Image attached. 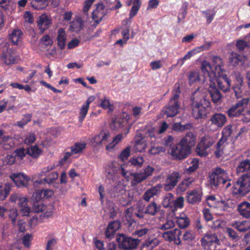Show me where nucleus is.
Wrapping results in <instances>:
<instances>
[{
	"label": "nucleus",
	"mask_w": 250,
	"mask_h": 250,
	"mask_svg": "<svg viewBox=\"0 0 250 250\" xmlns=\"http://www.w3.org/2000/svg\"><path fill=\"white\" fill-rule=\"evenodd\" d=\"M248 98H243L234 104L231 105L227 111L228 116L229 118L239 117L241 115L245 117L244 122L250 121V112L246 109L249 103Z\"/></svg>",
	"instance_id": "nucleus-1"
},
{
	"label": "nucleus",
	"mask_w": 250,
	"mask_h": 250,
	"mask_svg": "<svg viewBox=\"0 0 250 250\" xmlns=\"http://www.w3.org/2000/svg\"><path fill=\"white\" fill-rule=\"evenodd\" d=\"M250 192V172L243 174L234 184L232 193L233 195L244 196Z\"/></svg>",
	"instance_id": "nucleus-2"
},
{
	"label": "nucleus",
	"mask_w": 250,
	"mask_h": 250,
	"mask_svg": "<svg viewBox=\"0 0 250 250\" xmlns=\"http://www.w3.org/2000/svg\"><path fill=\"white\" fill-rule=\"evenodd\" d=\"M119 248L124 250H132L137 248L140 241L124 234H118L116 237Z\"/></svg>",
	"instance_id": "nucleus-3"
},
{
	"label": "nucleus",
	"mask_w": 250,
	"mask_h": 250,
	"mask_svg": "<svg viewBox=\"0 0 250 250\" xmlns=\"http://www.w3.org/2000/svg\"><path fill=\"white\" fill-rule=\"evenodd\" d=\"M129 116L127 114L117 117L112 119L110 127L112 130H118L123 129L125 130V135L128 133L130 125L128 124Z\"/></svg>",
	"instance_id": "nucleus-4"
},
{
	"label": "nucleus",
	"mask_w": 250,
	"mask_h": 250,
	"mask_svg": "<svg viewBox=\"0 0 250 250\" xmlns=\"http://www.w3.org/2000/svg\"><path fill=\"white\" fill-rule=\"evenodd\" d=\"M169 152L175 159L182 160L188 157L190 153V148L180 142L178 144L170 147Z\"/></svg>",
	"instance_id": "nucleus-5"
},
{
	"label": "nucleus",
	"mask_w": 250,
	"mask_h": 250,
	"mask_svg": "<svg viewBox=\"0 0 250 250\" xmlns=\"http://www.w3.org/2000/svg\"><path fill=\"white\" fill-rule=\"evenodd\" d=\"M228 173L223 169L217 167L209 175V183L212 187H217L219 185L224 183L227 180Z\"/></svg>",
	"instance_id": "nucleus-6"
},
{
	"label": "nucleus",
	"mask_w": 250,
	"mask_h": 250,
	"mask_svg": "<svg viewBox=\"0 0 250 250\" xmlns=\"http://www.w3.org/2000/svg\"><path fill=\"white\" fill-rule=\"evenodd\" d=\"M215 140L212 137L207 135L203 137L199 143L196 152L200 156H205L208 154V149L215 143Z\"/></svg>",
	"instance_id": "nucleus-7"
},
{
	"label": "nucleus",
	"mask_w": 250,
	"mask_h": 250,
	"mask_svg": "<svg viewBox=\"0 0 250 250\" xmlns=\"http://www.w3.org/2000/svg\"><path fill=\"white\" fill-rule=\"evenodd\" d=\"M202 246L205 250H215L217 246L220 245V241L216 234H208L201 240Z\"/></svg>",
	"instance_id": "nucleus-8"
},
{
	"label": "nucleus",
	"mask_w": 250,
	"mask_h": 250,
	"mask_svg": "<svg viewBox=\"0 0 250 250\" xmlns=\"http://www.w3.org/2000/svg\"><path fill=\"white\" fill-rule=\"evenodd\" d=\"M181 178V175L179 172L174 171L167 176L166 182L163 185H157V188H163L165 191L170 190L176 186Z\"/></svg>",
	"instance_id": "nucleus-9"
},
{
	"label": "nucleus",
	"mask_w": 250,
	"mask_h": 250,
	"mask_svg": "<svg viewBox=\"0 0 250 250\" xmlns=\"http://www.w3.org/2000/svg\"><path fill=\"white\" fill-rule=\"evenodd\" d=\"M156 125L150 124L147 125L146 128L145 136L146 137H149L150 139V142L151 146V148L148 151L150 154L155 155L156 154V147L155 146V142L156 140Z\"/></svg>",
	"instance_id": "nucleus-10"
},
{
	"label": "nucleus",
	"mask_w": 250,
	"mask_h": 250,
	"mask_svg": "<svg viewBox=\"0 0 250 250\" xmlns=\"http://www.w3.org/2000/svg\"><path fill=\"white\" fill-rule=\"evenodd\" d=\"M191 105L203 104L206 106H210L209 101L206 99V94L205 92L199 89L195 90L191 97Z\"/></svg>",
	"instance_id": "nucleus-11"
},
{
	"label": "nucleus",
	"mask_w": 250,
	"mask_h": 250,
	"mask_svg": "<svg viewBox=\"0 0 250 250\" xmlns=\"http://www.w3.org/2000/svg\"><path fill=\"white\" fill-rule=\"evenodd\" d=\"M15 50L9 47V45L5 44L2 47L1 59L4 62L10 65L15 63Z\"/></svg>",
	"instance_id": "nucleus-12"
},
{
	"label": "nucleus",
	"mask_w": 250,
	"mask_h": 250,
	"mask_svg": "<svg viewBox=\"0 0 250 250\" xmlns=\"http://www.w3.org/2000/svg\"><path fill=\"white\" fill-rule=\"evenodd\" d=\"M9 178L18 188L28 187L30 180L28 176L21 173H12L9 175Z\"/></svg>",
	"instance_id": "nucleus-13"
},
{
	"label": "nucleus",
	"mask_w": 250,
	"mask_h": 250,
	"mask_svg": "<svg viewBox=\"0 0 250 250\" xmlns=\"http://www.w3.org/2000/svg\"><path fill=\"white\" fill-rule=\"evenodd\" d=\"M192 115L197 120L205 119L209 114L208 108L210 106H206L203 104H197L191 105Z\"/></svg>",
	"instance_id": "nucleus-14"
},
{
	"label": "nucleus",
	"mask_w": 250,
	"mask_h": 250,
	"mask_svg": "<svg viewBox=\"0 0 250 250\" xmlns=\"http://www.w3.org/2000/svg\"><path fill=\"white\" fill-rule=\"evenodd\" d=\"M180 104H176L175 102H169L167 105L163 107L162 114L167 117H173L179 113Z\"/></svg>",
	"instance_id": "nucleus-15"
},
{
	"label": "nucleus",
	"mask_w": 250,
	"mask_h": 250,
	"mask_svg": "<svg viewBox=\"0 0 250 250\" xmlns=\"http://www.w3.org/2000/svg\"><path fill=\"white\" fill-rule=\"evenodd\" d=\"M40 34H43L52 24V19L46 14H42L39 17L37 22Z\"/></svg>",
	"instance_id": "nucleus-16"
},
{
	"label": "nucleus",
	"mask_w": 250,
	"mask_h": 250,
	"mask_svg": "<svg viewBox=\"0 0 250 250\" xmlns=\"http://www.w3.org/2000/svg\"><path fill=\"white\" fill-rule=\"evenodd\" d=\"M200 69L204 75L209 78V82L214 81V78L216 79L217 77L216 74L214 72L213 67L207 61H203L201 62Z\"/></svg>",
	"instance_id": "nucleus-17"
},
{
	"label": "nucleus",
	"mask_w": 250,
	"mask_h": 250,
	"mask_svg": "<svg viewBox=\"0 0 250 250\" xmlns=\"http://www.w3.org/2000/svg\"><path fill=\"white\" fill-rule=\"evenodd\" d=\"M209 121L211 122V125L217 128H220L226 124L227 118L225 114L216 113L211 115Z\"/></svg>",
	"instance_id": "nucleus-18"
},
{
	"label": "nucleus",
	"mask_w": 250,
	"mask_h": 250,
	"mask_svg": "<svg viewBox=\"0 0 250 250\" xmlns=\"http://www.w3.org/2000/svg\"><path fill=\"white\" fill-rule=\"evenodd\" d=\"M92 15L94 22L97 25L106 15V10L104 4L102 3H98L96 5V9L93 11Z\"/></svg>",
	"instance_id": "nucleus-19"
},
{
	"label": "nucleus",
	"mask_w": 250,
	"mask_h": 250,
	"mask_svg": "<svg viewBox=\"0 0 250 250\" xmlns=\"http://www.w3.org/2000/svg\"><path fill=\"white\" fill-rule=\"evenodd\" d=\"M217 82L219 88L224 92H227L229 89L231 85L230 81L228 78L226 74H221L217 76L216 79L214 78V82Z\"/></svg>",
	"instance_id": "nucleus-20"
},
{
	"label": "nucleus",
	"mask_w": 250,
	"mask_h": 250,
	"mask_svg": "<svg viewBox=\"0 0 250 250\" xmlns=\"http://www.w3.org/2000/svg\"><path fill=\"white\" fill-rule=\"evenodd\" d=\"M180 235L181 231L179 229H175L173 230H169L164 232L162 233V236L165 240L169 242L173 241L176 245H180L181 241L179 236Z\"/></svg>",
	"instance_id": "nucleus-21"
},
{
	"label": "nucleus",
	"mask_w": 250,
	"mask_h": 250,
	"mask_svg": "<svg viewBox=\"0 0 250 250\" xmlns=\"http://www.w3.org/2000/svg\"><path fill=\"white\" fill-rule=\"evenodd\" d=\"M208 91L211 97L212 102L214 104H219L221 103L222 95L219 90L216 88L214 81L210 82Z\"/></svg>",
	"instance_id": "nucleus-22"
},
{
	"label": "nucleus",
	"mask_w": 250,
	"mask_h": 250,
	"mask_svg": "<svg viewBox=\"0 0 250 250\" xmlns=\"http://www.w3.org/2000/svg\"><path fill=\"white\" fill-rule=\"evenodd\" d=\"M202 197V192L199 189H193L187 192L186 200L188 203L196 204L199 203Z\"/></svg>",
	"instance_id": "nucleus-23"
},
{
	"label": "nucleus",
	"mask_w": 250,
	"mask_h": 250,
	"mask_svg": "<svg viewBox=\"0 0 250 250\" xmlns=\"http://www.w3.org/2000/svg\"><path fill=\"white\" fill-rule=\"evenodd\" d=\"M234 76L236 84L233 87V88L236 97L238 99L242 96L243 91L242 87L244 86V83L243 78L239 73H235Z\"/></svg>",
	"instance_id": "nucleus-24"
},
{
	"label": "nucleus",
	"mask_w": 250,
	"mask_h": 250,
	"mask_svg": "<svg viewBox=\"0 0 250 250\" xmlns=\"http://www.w3.org/2000/svg\"><path fill=\"white\" fill-rule=\"evenodd\" d=\"M121 223L119 220L110 222L106 229L105 235L106 238L111 239L114 236L115 232L120 228Z\"/></svg>",
	"instance_id": "nucleus-25"
},
{
	"label": "nucleus",
	"mask_w": 250,
	"mask_h": 250,
	"mask_svg": "<svg viewBox=\"0 0 250 250\" xmlns=\"http://www.w3.org/2000/svg\"><path fill=\"white\" fill-rule=\"evenodd\" d=\"M237 210L239 214L245 218H250V203L244 201L238 205Z\"/></svg>",
	"instance_id": "nucleus-26"
},
{
	"label": "nucleus",
	"mask_w": 250,
	"mask_h": 250,
	"mask_svg": "<svg viewBox=\"0 0 250 250\" xmlns=\"http://www.w3.org/2000/svg\"><path fill=\"white\" fill-rule=\"evenodd\" d=\"M210 46V44L209 43H206L195 49L188 51V53L186 55H185V56L183 58L179 60V61L181 62V65H183L184 64V62L186 60L189 59L193 55L195 54L196 52H199L201 51L207 50L209 48Z\"/></svg>",
	"instance_id": "nucleus-27"
},
{
	"label": "nucleus",
	"mask_w": 250,
	"mask_h": 250,
	"mask_svg": "<svg viewBox=\"0 0 250 250\" xmlns=\"http://www.w3.org/2000/svg\"><path fill=\"white\" fill-rule=\"evenodd\" d=\"M196 140V136L193 133L188 132L180 142L184 145L187 146L189 147V148L191 149V147L195 145Z\"/></svg>",
	"instance_id": "nucleus-28"
},
{
	"label": "nucleus",
	"mask_w": 250,
	"mask_h": 250,
	"mask_svg": "<svg viewBox=\"0 0 250 250\" xmlns=\"http://www.w3.org/2000/svg\"><path fill=\"white\" fill-rule=\"evenodd\" d=\"M212 65L213 67L214 72L216 74L217 76H220V75L223 74V71L224 70L223 63L222 59L217 56L214 57L212 59Z\"/></svg>",
	"instance_id": "nucleus-29"
},
{
	"label": "nucleus",
	"mask_w": 250,
	"mask_h": 250,
	"mask_svg": "<svg viewBox=\"0 0 250 250\" xmlns=\"http://www.w3.org/2000/svg\"><path fill=\"white\" fill-rule=\"evenodd\" d=\"M92 101V100L90 98H88L81 107L79 116V121L80 122L82 123L84 120L88 111L89 104Z\"/></svg>",
	"instance_id": "nucleus-30"
},
{
	"label": "nucleus",
	"mask_w": 250,
	"mask_h": 250,
	"mask_svg": "<svg viewBox=\"0 0 250 250\" xmlns=\"http://www.w3.org/2000/svg\"><path fill=\"white\" fill-rule=\"evenodd\" d=\"M250 171V159H245L240 162L236 167L237 173Z\"/></svg>",
	"instance_id": "nucleus-31"
},
{
	"label": "nucleus",
	"mask_w": 250,
	"mask_h": 250,
	"mask_svg": "<svg viewBox=\"0 0 250 250\" xmlns=\"http://www.w3.org/2000/svg\"><path fill=\"white\" fill-rule=\"evenodd\" d=\"M30 4L35 10H43L48 6L49 0H32Z\"/></svg>",
	"instance_id": "nucleus-32"
},
{
	"label": "nucleus",
	"mask_w": 250,
	"mask_h": 250,
	"mask_svg": "<svg viewBox=\"0 0 250 250\" xmlns=\"http://www.w3.org/2000/svg\"><path fill=\"white\" fill-rule=\"evenodd\" d=\"M66 39V34L64 29L62 28H60L58 31L57 40L58 46L62 50L64 48Z\"/></svg>",
	"instance_id": "nucleus-33"
},
{
	"label": "nucleus",
	"mask_w": 250,
	"mask_h": 250,
	"mask_svg": "<svg viewBox=\"0 0 250 250\" xmlns=\"http://www.w3.org/2000/svg\"><path fill=\"white\" fill-rule=\"evenodd\" d=\"M22 31L20 29H14L9 34V39L14 45H17L21 42Z\"/></svg>",
	"instance_id": "nucleus-34"
},
{
	"label": "nucleus",
	"mask_w": 250,
	"mask_h": 250,
	"mask_svg": "<svg viewBox=\"0 0 250 250\" xmlns=\"http://www.w3.org/2000/svg\"><path fill=\"white\" fill-rule=\"evenodd\" d=\"M12 184L9 183H5L4 187L2 183H0V200H5L9 194L11 190Z\"/></svg>",
	"instance_id": "nucleus-35"
},
{
	"label": "nucleus",
	"mask_w": 250,
	"mask_h": 250,
	"mask_svg": "<svg viewBox=\"0 0 250 250\" xmlns=\"http://www.w3.org/2000/svg\"><path fill=\"white\" fill-rule=\"evenodd\" d=\"M233 227L239 231L244 232L250 230V222L247 221L236 222Z\"/></svg>",
	"instance_id": "nucleus-36"
},
{
	"label": "nucleus",
	"mask_w": 250,
	"mask_h": 250,
	"mask_svg": "<svg viewBox=\"0 0 250 250\" xmlns=\"http://www.w3.org/2000/svg\"><path fill=\"white\" fill-rule=\"evenodd\" d=\"M236 126L234 125H228L222 131V137L227 141L236 131Z\"/></svg>",
	"instance_id": "nucleus-37"
},
{
	"label": "nucleus",
	"mask_w": 250,
	"mask_h": 250,
	"mask_svg": "<svg viewBox=\"0 0 250 250\" xmlns=\"http://www.w3.org/2000/svg\"><path fill=\"white\" fill-rule=\"evenodd\" d=\"M194 182V179L191 178H188L183 180L177 187V192H184Z\"/></svg>",
	"instance_id": "nucleus-38"
},
{
	"label": "nucleus",
	"mask_w": 250,
	"mask_h": 250,
	"mask_svg": "<svg viewBox=\"0 0 250 250\" xmlns=\"http://www.w3.org/2000/svg\"><path fill=\"white\" fill-rule=\"evenodd\" d=\"M188 79L189 83L192 84L201 81L200 77V72L199 70L196 69L190 71L188 74Z\"/></svg>",
	"instance_id": "nucleus-39"
},
{
	"label": "nucleus",
	"mask_w": 250,
	"mask_h": 250,
	"mask_svg": "<svg viewBox=\"0 0 250 250\" xmlns=\"http://www.w3.org/2000/svg\"><path fill=\"white\" fill-rule=\"evenodd\" d=\"M124 135L123 133H120L116 135L113 138L112 141L106 146V150L110 151L113 149L115 146L122 141Z\"/></svg>",
	"instance_id": "nucleus-40"
},
{
	"label": "nucleus",
	"mask_w": 250,
	"mask_h": 250,
	"mask_svg": "<svg viewBox=\"0 0 250 250\" xmlns=\"http://www.w3.org/2000/svg\"><path fill=\"white\" fill-rule=\"evenodd\" d=\"M227 140L221 137L219 140L216 146V150L215 154L216 157L219 158L223 153V148L226 143Z\"/></svg>",
	"instance_id": "nucleus-41"
},
{
	"label": "nucleus",
	"mask_w": 250,
	"mask_h": 250,
	"mask_svg": "<svg viewBox=\"0 0 250 250\" xmlns=\"http://www.w3.org/2000/svg\"><path fill=\"white\" fill-rule=\"evenodd\" d=\"M135 215L139 219L144 218L146 214L145 205L142 203H138L135 208Z\"/></svg>",
	"instance_id": "nucleus-42"
},
{
	"label": "nucleus",
	"mask_w": 250,
	"mask_h": 250,
	"mask_svg": "<svg viewBox=\"0 0 250 250\" xmlns=\"http://www.w3.org/2000/svg\"><path fill=\"white\" fill-rule=\"evenodd\" d=\"M176 222L178 226L182 229L188 227L189 223V219L185 214H182L179 217H177Z\"/></svg>",
	"instance_id": "nucleus-43"
},
{
	"label": "nucleus",
	"mask_w": 250,
	"mask_h": 250,
	"mask_svg": "<svg viewBox=\"0 0 250 250\" xmlns=\"http://www.w3.org/2000/svg\"><path fill=\"white\" fill-rule=\"evenodd\" d=\"M41 149L39 148L37 145L31 146L26 149L27 154L34 158H38L41 155Z\"/></svg>",
	"instance_id": "nucleus-44"
},
{
	"label": "nucleus",
	"mask_w": 250,
	"mask_h": 250,
	"mask_svg": "<svg viewBox=\"0 0 250 250\" xmlns=\"http://www.w3.org/2000/svg\"><path fill=\"white\" fill-rule=\"evenodd\" d=\"M247 61V59L245 56L237 54H234L231 58V62L234 65L242 64Z\"/></svg>",
	"instance_id": "nucleus-45"
},
{
	"label": "nucleus",
	"mask_w": 250,
	"mask_h": 250,
	"mask_svg": "<svg viewBox=\"0 0 250 250\" xmlns=\"http://www.w3.org/2000/svg\"><path fill=\"white\" fill-rule=\"evenodd\" d=\"M58 173L57 172H52L47 174L45 177L43 178L41 181H43L48 184H53L58 178Z\"/></svg>",
	"instance_id": "nucleus-46"
},
{
	"label": "nucleus",
	"mask_w": 250,
	"mask_h": 250,
	"mask_svg": "<svg viewBox=\"0 0 250 250\" xmlns=\"http://www.w3.org/2000/svg\"><path fill=\"white\" fill-rule=\"evenodd\" d=\"M133 208H128L125 210V217L129 227H131L133 224L136 223L134 219L132 218Z\"/></svg>",
	"instance_id": "nucleus-47"
},
{
	"label": "nucleus",
	"mask_w": 250,
	"mask_h": 250,
	"mask_svg": "<svg viewBox=\"0 0 250 250\" xmlns=\"http://www.w3.org/2000/svg\"><path fill=\"white\" fill-rule=\"evenodd\" d=\"M86 148V144L84 143H76L71 147V151L74 154L82 152Z\"/></svg>",
	"instance_id": "nucleus-48"
},
{
	"label": "nucleus",
	"mask_w": 250,
	"mask_h": 250,
	"mask_svg": "<svg viewBox=\"0 0 250 250\" xmlns=\"http://www.w3.org/2000/svg\"><path fill=\"white\" fill-rule=\"evenodd\" d=\"M199 160L197 158H193L191 159L190 162V166L186 169L187 173L190 174L194 172L199 166Z\"/></svg>",
	"instance_id": "nucleus-49"
},
{
	"label": "nucleus",
	"mask_w": 250,
	"mask_h": 250,
	"mask_svg": "<svg viewBox=\"0 0 250 250\" xmlns=\"http://www.w3.org/2000/svg\"><path fill=\"white\" fill-rule=\"evenodd\" d=\"M131 176L133 177L131 183L133 185H136L146 179L142 173H132Z\"/></svg>",
	"instance_id": "nucleus-50"
},
{
	"label": "nucleus",
	"mask_w": 250,
	"mask_h": 250,
	"mask_svg": "<svg viewBox=\"0 0 250 250\" xmlns=\"http://www.w3.org/2000/svg\"><path fill=\"white\" fill-rule=\"evenodd\" d=\"M156 238L146 240L142 245L141 250H151L156 246L155 240Z\"/></svg>",
	"instance_id": "nucleus-51"
},
{
	"label": "nucleus",
	"mask_w": 250,
	"mask_h": 250,
	"mask_svg": "<svg viewBox=\"0 0 250 250\" xmlns=\"http://www.w3.org/2000/svg\"><path fill=\"white\" fill-rule=\"evenodd\" d=\"M174 202V196L172 193H167L164 198L162 204L165 208H168L171 206V205Z\"/></svg>",
	"instance_id": "nucleus-52"
},
{
	"label": "nucleus",
	"mask_w": 250,
	"mask_h": 250,
	"mask_svg": "<svg viewBox=\"0 0 250 250\" xmlns=\"http://www.w3.org/2000/svg\"><path fill=\"white\" fill-rule=\"evenodd\" d=\"M180 93L179 84H176L175 89L172 92L173 96L170 98L169 102H175L176 104H180L179 102Z\"/></svg>",
	"instance_id": "nucleus-53"
},
{
	"label": "nucleus",
	"mask_w": 250,
	"mask_h": 250,
	"mask_svg": "<svg viewBox=\"0 0 250 250\" xmlns=\"http://www.w3.org/2000/svg\"><path fill=\"white\" fill-rule=\"evenodd\" d=\"M224 225V222L219 219H217L215 220L212 219L210 221H209L207 225L213 229H218L221 228L222 226Z\"/></svg>",
	"instance_id": "nucleus-54"
},
{
	"label": "nucleus",
	"mask_w": 250,
	"mask_h": 250,
	"mask_svg": "<svg viewBox=\"0 0 250 250\" xmlns=\"http://www.w3.org/2000/svg\"><path fill=\"white\" fill-rule=\"evenodd\" d=\"M146 147V143L144 141H143L142 139H141L135 141L133 149L136 152H142L145 150Z\"/></svg>",
	"instance_id": "nucleus-55"
},
{
	"label": "nucleus",
	"mask_w": 250,
	"mask_h": 250,
	"mask_svg": "<svg viewBox=\"0 0 250 250\" xmlns=\"http://www.w3.org/2000/svg\"><path fill=\"white\" fill-rule=\"evenodd\" d=\"M130 149L131 147L128 146L122 150L118 156L119 159L121 160L122 161L127 160L130 155Z\"/></svg>",
	"instance_id": "nucleus-56"
},
{
	"label": "nucleus",
	"mask_w": 250,
	"mask_h": 250,
	"mask_svg": "<svg viewBox=\"0 0 250 250\" xmlns=\"http://www.w3.org/2000/svg\"><path fill=\"white\" fill-rule=\"evenodd\" d=\"M225 233L229 236V238L232 240L237 241L239 239V236L236 232L230 228H227L225 230Z\"/></svg>",
	"instance_id": "nucleus-57"
},
{
	"label": "nucleus",
	"mask_w": 250,
	"mask_h": 250,
	"mask_svg": "<svg viewBox=\"0 0 250 250\" xmlns=\"http://www.w3.org/2000/svg\"><path fill=\"white\" fill-rule=\"evenodd\" d=\"M144 160L143 157L138 156L133 157L130 159L129 162L132 165L137 167H141L144 163Z\"/></svg>",
	"instance_id": "nucleus-58"
},
{
	"label": "nucleus",
	"mask_w": 250,
	"mask_h": 250,
	"mask_svg": "<svg viewBox=\"0 0 250 250\" xmlns=\"http://www.w3.org/2000/svg\"><path fill=\"white\" fill-rule=\"evenodd\" d=\"M156 194V187H154L152 189L147 190L143 195V199L146 201H149L150 199Z\"/></svg>",
	"instance_id": "nucleus-59"
},
{
	"label": "nucleus",
	"mask_w": 250,
	"mask_h": 250,
	"mask_svg": "<svg viewBox=\"0 0 250 250\" xmlns=\"http://www.w3.org/2000/svg\"><path fill=\"white\" fill-rule=\"evenodd\" d=\"M202 13L205 15L207 18V22L208 24L210 23L215 15V12L214 10H207L202 11Z\"/></svg>",
	"instance_id": "nucleus-60"
},
{
	"label": "nucleus",
	"mask_w": 250,
	"mask_h": 250,
	"mask_svg": "<svg viewBox=\"0 0 250 250\" xmlns=\"http://www.w3.org/2000/svg\"><path fill=\"white\" fill-rule=\"evenodd\" d=\"M146 214L154 215L156 212V203L154 202L150 203L145 209Z\"/></svg>",
	"instance_id": "nucleus-61"
},
{
	"label": "nucleus",
	"mask_w": 250,
	"mask_h": 250,
	"mask_svg": "<svg viewBox=\"0 0 250 250\" xmlns=\"http://www.w3.org/2000/svg\"><path fill=\"white\" fill-rule=\"evenodd\" d=\"M31 120V116L27 114L24 116V117L20 121H18L17 125L21 128H23Z\"/></svg>",
	"instance_id": "nucleus-62"
},
{
	"label": "nucleus",
	"mask_w": 250,
	"mask_h": 250,
	"mask_svg": "<svg viewBox=\"0 0 250 250\" xmlns=\"http://www.w3.org/2000/svg\"><path fill=\"white\" fill-rule=\"evenodd\" d=\"M32 239V236L29 233H26L22 238V244L25 248L30 247V242Z\"/></svg>",
	"instance_id": "nucleus-63"
},
{
	"label": "nucleus",
	"mask_w": 250,
	"mask_h": 250,
	"mask_svg": "<svg viewBox=\"0 0 250 250\" xmlns=\"http://www.w3.org/2000/svg\"><path fill=\"white\" fill-rule=\"evenodd\" d=\"M83 26V21L81 18L76 19V21H74L72 25H71V27H73L74 29L76 28L78 30L82 29Z\"/></svg>",
	"instance_id": "nucleus-64"
}]
</instances>
